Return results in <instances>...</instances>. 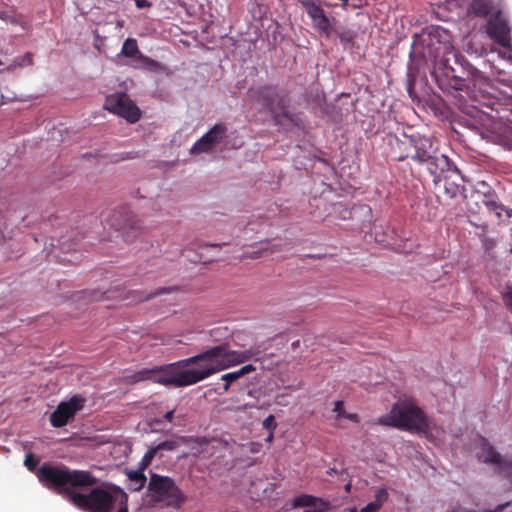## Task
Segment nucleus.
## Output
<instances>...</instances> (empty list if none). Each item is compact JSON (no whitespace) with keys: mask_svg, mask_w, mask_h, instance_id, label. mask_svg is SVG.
<instances>
[{"mask_svg":"<svg viewBox=\"0 0 512 512\" xmlns=\"http://www.w3.org/2000/svg\"><path fill=\"white\" fill-rule=\"evenodd\" d=\"M41 485L69 500L76 508L89 512H127V495L119 488H93L89 493L75 489L93 487L98 479L89 471L44 463L37 472Z\"/></svg>","mask_w":512,"mask_h":512,"instance_id":"f257e3e1","label":"nucleus"},{"mask_svg":"<svg viewBox=\"0 0 512 512\" xmlns=\"http://www.w3.org/2000/svg\"><path fill=\"white\" fill-rule=\"evenodd\" d=\"M285 343L286 340L282 335H276L264 342H260L250 347L247 350H230L227 344H220L207 351H209L212 357L222 358L223 364H219L217 370H228L249 360L264 361L265 356H262L264 352L273 347V345L284 347Z\"/></svg>","mask_w":512,"mask_h":512,"instance_id":"f03ea898","label":"nucleus"},{"mask_svg":"<svg viewBox=\"0 0 512 512\" xmlns=\"http://www.w3.org/2000/svg\"><path fill=\"white\" fill-rule=\"evenodd\" d=\"M378 424L417 433L429 429L423 410L410 401L395 403L391 411L378 418Z\"/></svg>","mask_w":512,"mask_h":512,"instance_id":"7ed1b4c3","label":"nucleus"},{"mask_svg":"<svg viewBox=\"0 0 512 512\" xmlns=\"http://www.w3.org/2000/svg\"><path fill=\"white\" fill-rule=\"evenodd\" d=\"M248 99L269 111L276 122L285 119L295 123L296 115L289 111V98L272 85H260L248 90Z\"/></svg>","mask_w":512,"mask_h":512,"instance_id":"20e7f679","label":"nucleus"},{"mask_svg":"<svg viewBox=\"0 0 512 512\" xmlns=\"http://www.w3.org/2000/svg\"><path fill=\"white\" fill-rule=\"evenodd\" d=\"M408 159L426 166L430 175L436 177L439 171H446L450 167H455L451 160L445 154H439L433 145L430 137L423 136L419 142L414 145L413 150L408 154Z\"/></svg>","mask_w":512,"mask_h":512,"instance_id":"39448f33","label":"nucleus"},{"mask_svg":"<svg viewBox=\"0 0 512 512\" xmlns=\"http://www.w3.org/2000/svg\"><path fill=\"white\" fill-rule=\"evenodd\" d=\"M210 376L211 372L200 373L188 371L187 369H176L173 365H166L163 367H156L154 383L162 386L181 388L195 385Z\"/></svg>","mask_w":512,"mask_h":512,"instance_id":"423d86ee","label":"nucleus"},{"mask_svg":"<svg viewBox=\"0 0 512 512\" xmlns=\"http://www.w3.org/2000/svg\"><path fill=\"white\" fill-rule=\"evenodd\" d=\"M148 491L151 492L154 499L165 502L173 508H179L185 501L182 491L170 477L151 475L150 482H148Z\"/></svg>","mask_w":512,"mask_h":512,"instance_id":"0eeeda50","label":"nucleus"},{"mask_svg":"<svg viewBox=\"0 0 512 512\" xmlns=\"http://www.w3.org/2000/svg\"><path fill=\"white\" fill-rule=\"evenodd\" d=\"M436 187L442 188V197L445 200L459 201L464 198V177L456 166L446 170H439L438 176H433Z\"/></svg>","mask_w":512,"mask_h":512,"instance_id":"6e6552de","label":"nucleus"},{"mask_svg":"<svg viewBox=\"0 0 512 512\" xmlns=\"http://www.w3.org/2000/svg\"><path fill=\"white\" fill-rule=\"evenodd\" d=\"M104 109L116 114L129 123L138 122L141 118V111L138 106L124 92L114 93L106 97Z\"/></svg>","mask_w":512,"mask_h":512,"instance_id":"1a4fd4ad","label":"nucleus"},{"mask_svg":"<svg viewBox=\"0 0 512 512\" xmlns=\"http://www.w3.org/2000/svg\"><path fill=\"white\" fill-rule=\"evenodd\" d=\"M109 223L116 231L122 232L125 242H132L142 231L141 221L129 211H113Z\"/></svg>","mask_w":512,"mask_h":512,"instance_id":"9d476101","label":"nucleus"},{"mask_svg":"<svg viewBox=\"0 0 512 512\" xmlns=\"http://www.w3.org/2000/svg\"><path fill=\"white\" fill-rule=\"evenodd\" d=\"M479 459L485 464L494 465L495 472L502 475V477L511 479L512 457L499 454L486 439H482V443H480Z\"/></svg>","mask_w":512,"mask_h":512,"instance_id":"9b49d317","label":"nucleus"},{"mask_svg":"<svg viewBox=\"0 0 512 512\" xmlns=\"http://www.w3.org/2000/svg\"><path fill=\"white\" fill-rule=\"evenodd\" d=\"M82 408L83 398L80 396H72L68 401L59 403L50 414L51 426L55 428L64 427Z\"/></svg>","mask_w":512,"mask_h":512,"instance_id":"f8f14e48","label":"nucleus"},{"mask_svg":"<svg viewBox=\"0 0 512 512\" xmlns=\"http://www.w3.org/2000/svg\"><path fill=\"white\" fill-rule=\"evenodd\" d=\"M226 125L220 123L212 128L206 134L201 136L190 149L191 155L211 152L214 146L218 145L226 137Z\"/></svg>","mask_w":512,"mask_h":512,"instance_id":"ddd939ff","label":"nucleus"},{"mask_svg":"<svg viewBox=\"0 0 512 512\" xmlns=\"http://www.w3.org/2000/svg\"><path fill=\"white\" fill-rule=\"evenodd\" d=\"M422 138L423 136L420 134H402L401 137L391 136L389 138V146H391L389 156L392 160L398 162L408 159V155L417 144L418 139Z\"/></svg>","mask_w":512,"mask_h":512,"instance_id":"4468645a","label":"nucleus"},{"mask_svg":"<svg viewBox=\"0 0 512 512\" xmlns=\"http://www.w3.org/2000/svg\"><path fill=\"white\" fill-rule=\"evenodd\" d=\"M489 38L495 41L498 45L509 48L511 46V37L509 36L508 22L500 11L494 13L489 18L488 28H486Z\"/></svg>","mask_w":512,"mask_h":512,"instance_id":"2eb2a0df","label":"nucleus"},{"mask_svg":"<svg viewBox=\"0 0 512 512\" xmlns=\"http://www.w3.org/2000/svg\"><path fill=\"white\" fill-rule=\"evenodd\" d=\"M310 506H314V509H329V503L310 494H301L292 500V507L294 508Z\"/></svg>","mask_w":512,"mask_h":512,"instance_id":"dca6fc26","label":"nucleus"},{"mask_svg":"<svg viewBox=\"0 0 512 512\" xmlns=\"http://www.w3.org/2000/svg\"><path fill=\"white\" fill-rule=\"evenodd\" d=\"M311 25H313V29L319 33L321 36H325L329 38L331 33H333V18H330L328 15L310 17Z\"/></svg>","mask_w":512,"mask_h":512,"instance_id":"f3484780","label":"nucleus"},{"mask_svg":"<svg viewBox=\"0 0 512 512\" xmlns=\"http://www.w3.org/2000/svg\"><path fill=\"white\" fill-rule=\"evenodd\" d=\"M491 10L492 3L490 0H472L469 7H467V15L477 18H485L489 16Z\"/></svg>","mask_w":512,"mask_h":512,"instance_id":"a211bd4d","label":"nucleus"},{"mask_svg":"<svg viewBox=\"0 0 512 512\" xmlns=\"http://www.w3.org/2000/svg\"><path fill=\"white\" fill-rule=\"evenodd\" d=\"M280 251V247L277 244H271L270 241H262L258 243V247L256 250L251 252H246L242 255L245 259H259L263 257V255L274 254Z\"/></svg>","mask_w":512,"mask_h":512,"instance_id":"6ab92c4d","label":"nucleus"},{"mask_svg":"<svg viewBox=\"0 0 512 512\" xmlns=\"http://www.w3.org/2000/svg\"><path fill=\"white\" fill-rule=\"evenodd\" d=\"M219 364L223 365L220 357H210L206 360H198V362H197L198 368L188 369V371L200 372V373L212 372V375H213L217 372H221L224 370V369H217Z\"/></svg>","mask_w":512,"mask_h":512,"instance_id":"aec40b11","label":"nucleus"},{"mask_svg":"<svg viewBox=\"0 0 512 512\" xmlns=\"http://www.w3.org/2000/svg\"><path fill=\"white\" fill-rule=\"evenodd\" d=\"M298 4L303 7L304 11L308 18L317 17V16H326V12L323 10L321 6V0H297Z\"/></svg>","mask_w":512,"mask_h":512,"instance_id":"412c9836","label":"nucleus"},{"mask_svg":"<svg viewBox=\"0 0 512 512\" xmlns=\"http://www.w3.org/2000/svg\"><path fill=\"white\" fill-rule=\"evenodd\" d=\"M210 357H211V355L208 352V350H205V351L198 353L194 356H190L188 358H185V359L177 361V362H173L168 365H173V367H175L176 370H187L186 368L188 366L198 363V360H206Z\"/></svg>","mask_w":512,"mask_h":512,"instance_id":"4be33fe9","label":"nucleus"},{"mask_svg":"<svg viewBox=\"0 0 512 512\" xmlns=\"http://www.w3.org/2000/svg\"><path fill=\"white\" fill-rule=\"evenodd\" d=\"M140 54L138 43L135 38H126L125 42H123L122 49H120V55L128 58H134Z\"/></svg>","mask_w":512,"mask_h":512,"instance_id":"5701e85b","label":"nucleus"},{"mask_svg":"<svg viewBox=\"0 0 512 512\" xmlns=\"http://www.w3.org/2000/svg\"><path fill=\"white\" fill-rule=\"evenodd\" d=\"M155 367L151 369H140L132 375L128 376V380L133 383H140L142 381L154 382Z\"/></svg>","mask_w":512,"mask_h":512,"instance_id":"b1692460","label":"nucleus"},{"mask_svg":"<svg viewBox=\"0 0 512 512\" xmlns=\"http://www.w3.org/2000/svg\"><path fill=\"white\" fill-rule=\"evenodd\" d=\"M138 60H140L142 67H144V69H146L147 71H151L154 73H161L164 71L163 64H161L155 59H151L148 56L140 54V56H138Z\"/></svg>","mask_w":512,"mask_h":512,"instance_id":"393cba45","label":"nucleus"},{"mask_svg":"<svg viewBox=\"0 0 512 512\" xmlns=\"http://www.w3.org/2000/svg\"><path fill=\"white\" fill-rule=\"evenodd\" d=\"M126 475H128L129 481H131L132 485H134V487H132V490L134 491L141 490L146 483V478L142 470L128 471Z\"/></svg>","mask_w":512,"mask_h":512,"instance_id":"a878e982","label":"nucleus"},{"mask_svg":"<svg viewBox=\"0 0 512 512\" xmlns=\"http://www.w3.org/2000/svg\"><path fill=\"white\" fill-rule=\"evenodd\" d=\"M499 294H501L502 304H504L505 309L512 315V287H505Z\"/></svg>","mask_w":512,"mask_h":512,"instance_id":"bb28decb","label":"nucleus"},{"mask_svg":"<svg viewBox=\"0 0 512 512\" xmlns=\"http://www.w3.org/2000/svg\"><path fill=\"white\" fill-rule=\"evenodd\" d=\"M243 375H240L235 372H229L227 374H223L222 377H220V380L225 382V385H223V391L227 392L229 391L230 385L238 381L240 378H242Z\"/></svg>","mask_w":512,"mask_h":512,"instance_id":"cd10ccee","label":"nucleus"},{"mask_svg":"<svg viewBox=\"0 0 512 512\" xmlns=\"http://www.w3.org/2000/svg\"><path fill=\"white\" fill-rule=\"evenodd\" d=\"M38 463H39V458H37L34 454H32V453L26 454L25 460H24V465H25L26 469L29 470V472L37 473L39 470V468L38 469L36 468L38 466Z\"/></svg>","mask_w":512,"mask_h":512,"instance_id":"c85d7f7f","label":"nucleus"},{"mask_svg":"<svg viewBox=\"0 0 512 512\" xmlns=\"http://www.w3.org/2000/svg\"><path fill=\"white\" fill-rule=\"evenodd\" d=\"M176 447H177L176 441L168 440V441H164V442L156 445L155 447H151L150 450L155 451V452L173 451L174 449H176Z\"/></svg>","mask_w":512,"mask_h":512,"instance_id":"c756f323","label":"nucleus"},{"mask_svg":"<svg viewBox=\"0 0 512 512\" xmlns=\"http://www.w3.org/2000/svg\"><path fill=\"white\" fill-rule=\"evenodd\" d=\"M389 497V494L387 493L386 488H380L378 492L375 494V501L369 503V504H377L379 506H382L384 502H386L387 498Z\"/></svg>","mask_w":512,"mask_h":512,"instance_id":"7c9ffc66","label":"nucleus"},{"mask_svg":"<svg viewBox=\"0 0 512 512\" xmlns=\"http://www.w3.org/2000/svg\"><path fill=\"white\" fill-rule=\"evenodd\" d=\"M155 455H157L156 451L148 449V451L145 452L144 456H142V460H141L142 466H144V468H145L147 465H149L151 463L152 459H154Z\"/></svg>","mask_w":512,"mask_h":512,"instance_id":"2f4dec72","label":"nucleus"},{"mask_svg":"<svg viewBox=\"0 0 512 512\" xmlns=\"http://www.w3.org/2000/svg\"><path fill=\"white\" fill-rule=\"evenodd\" d=\"M263 427L266 430L273 431L276 429V422L274 421L273 415L267 416L266 419L263 420Z\"/></svg>","mask_w":512,"mask_h":512,"instance_id":"473e14b6","label":"nucleus"},{"mask_svg":"<svg viewBox=\"0 0 512 512\" xmlns=\"http://www.w3.org/2000/svg\"><path fill=\"white\" fill-rule=\"evenodd\" d=\"M254 371H255L254 365H252V364H245L240 369H238V370H236L234 372L238 373L240 375H244L245 376V375H247V374H249L251 372H254Z\"/></svg>","mask_w":512,"mask_h":512,"instance_id":"72a5a7b5","label":"nucleus"},{"mask_svg":"<svg viewBox=\"0 0 512 512\" xmlns=\"http://www.w3.org/2000/svg\"><path fill=\"white\" fill-rule=\"evenodd\" d=\"M509 506H511V503L510 502H506V503L498 504V505H496L495 509L488 510V511H485V512H503ZM463 512H477V511H475V510H464Z\"/></svg>","mask_w":512,"mask_h":512,"instance_id":"f704fd0d","label":"nucleus"},{"mask_svg":"<svg viewBox=\"0 0 512 512\" xmlns=\"http://www.w3.org/2000/svg\"><path fill=\"white\" fill-rule=\"evenodd\" d=\"M380 507L381 505L369 503L361 508L360 512H377L379 511ZM351 512H357V510H351Z\"/></svg>","mask_w":512,"mask_h":512,"instance_id":"c9c22d12","label":"nucleus"},{"mask_svg":"<svg viewBox=\"0 0 512 512\" xmlns=\"http://www.w3.org/2000/svg\"><path fill=\"white\" fill-rule=\"evenodd\" d=\"M333 412L336 413V417H338V419L345 414V411L343 410V401L335 402V405H333Z\"/></svg>","mask_w":512,"mask_h":512,"instance_id":"e433bc0d","label":"nucleus"},{"mask_svg":"<svg viewBox=\"0 0 512 512\" xmlns=\"http://www.w3.org/2000/svg\"><path fill=\"white\" fill-rule=\"evenodd\" d=\"M33 63V55L31 52H26L22 61L19 62L18 66L23 67L25 65H32Z\"/></svg>","mask_w":512,"mask_h":512,"instance_id":"4c0bfd02","label":"nucleus"},{"mask_svg":"<svg viewBox=\"0 0 512 512\" xmlns=\"http://www.w3.org/2000/svg\"><path fill=\"white\" fill-rule=\"evenodd\" d=\"M358 211H361V212H363V213H365L367 215L371 214V209L367 205H363L361 207H354V208H352L351 214L355 215V214H357Z\"/></svg>","mask_w":512,"mask_h":512,"instance_id":"58836bf2","label":"nucleus"},{"mask_svg":"<svg viewBox=\"0 0 512 512\" xmlns=\"http://www.w3.org/2000/svg\"><path fill=\"white\" fill-rule=\"evenodd\" d=\"M164 292H165V290H160V291H158V292H156V293H152V294H150V295L138 296V298H137V299H135V301H138V302L146 301V300H148V299H150V298H152V297H154V296H157V295H159V294H161V293H164Z\"/></svg>","mask_w":512,"mask_h":512,"instance_id":"ea45409f","label":"nucleus"},{"mask_svg":"<svg viewBox=\"0 0 512 512\" xmlns=\"http://www.w3.org/2000/svg\"><path fill=\"white\" fill-rule=\"evenodd\" d=\"M260 449L261 444L259 443H251L250 445H248V451H250V453H258Z\"/></svg>","mask_w":512,"mask_h":512,"instance_id":"a19ab883","label":"nucleus"},{"mask_svg":"<svg viewBox=\"0 0 512 512\" xmlns=\"http://www.w3.org/2000/svg\"><path fill=\"white\" fill-rule=\"evenodd\" d=\"M134 1H135V5H137V7L140 9L149 7V2L147 0H134Z\"/></svg>","mask_w":512,"mask_h":512,"instance_id":"79ce46f5","label":"nucleus"},{"mask_svg":"<svg viewBox=\"0 0 512 512\" xmlns=\"http://www.w3.org/2000/svg\"><path fill=\"white\" fill-rule=\"evenodd\" d=\"M173 413H174L173 409L166 412V414L163 415L164 421L170 423L173 420Z\"/></svg>","mask_w":512,"mask_h":512,"instance_id":"37998d69","label":"nucleus"},{"mask_svg":"<svg viewBox=\"0 0 512 512\" xmlns=\"http://www.w3.org/2000/svg\"><path fill=\"white\" fill-rule=\"evenodd\" d=\"M341 418H344V419H347L350 421H357L358 416H357V414H344L343 416H341Z\"/></svg>","mask_w":512,"mask_h":512,"instance_id":"c03bdc74","label":"nucleus"},{"mask_svg":"<svg viewBox=\"0 0 512 512\" xmlns=\"http://www.w3.org/2000/svg\"><path fill=\"white\" fill-rule=\"evenodd\" d=\"M327 509H322V508H317V509H313V510H306L304 512H326Z\"/></svg>","mask_w":512,"mask_h":512,"instance_id":"a18cd8bd","label":"nucleus"},{"mask_svg":"<svg viewBox=\"0 0 512 512\" xmlns=\"http://www.w3.org/2000/svg\"><path fill=\"white\" fill-rule=\"evenodd\" d=\"M486 204H488V206H491V208L494 209V210L497 208L495 202H488Z\"/></svg>","mask_w":512,"mask_h":512,"instance_id":"49530a36","label":"nucleus"},{"mask_svg":"<svg viewBox=\"0 0 512 512\" xmlns=\"http://www.w3.org/2000/svg\"><path fill=\"white\" fill-rule=\"evenodd\" d=\"M272 438H273V433H272V432H270L269 437H267V442H270Z\"/></svg>","mask_w":512,"mask_h":512,"instance_id":"de8ad7c7","label":"nucleus"},{"mask_svg":"<svg viewBox=\"0 0 512 512\" xmlns=\"http://www.w3.org/2000/svg\"><path fill=\"white\" fill-rule=\"evenodd\" d=\"M350 488H351V484L345 485V490L349 491Z\"/></svg>","mask_w":512,"mask_h":512,"instance_id":"09e8293b","label":"nucleus"},{"mask_svg":"<svg viewBox=\"0 0 512 512\" xmlns=\"http://www.w3.org/2000/svg\"><path fill=\"white\" fill-rule=\"evenodd\" d=\"M210 246H212V247H220V245H219V244H212V245H210Z\"/></svg>","mask_w":512,"mask_h":512,"instance_id":"8fccbe9b","label":"nucleus"},{"mask_svg":"<svg viewBox=\"0 0 512 512\" xmlns=\"http://www.w3.org/2000/svg\"><path fill=\"white\" fill-rule=\"evenodd\" d=\"M0 18L5 19L4 18V13L0 14Z\"/></svg>","mask_w":512,"mask_h":512,"instance_id":"3c124183","label":"nucleus"},{"mask_svg":"<svg viewBox=\"0 0 512 512\" xmlns=\"http://www.w3.org/2000/svg\"><path fill=\"white\" fill-rule=\"evenodd\" d=\"M9 20H10V22H14V19H13V18H11V17H9Z\"/></svg>","mask_w":512,"mask_h":512,"instance_id":"603ef678","label":"nucleus"},{"mask_svg":"<svg viewBox=\"0 0 512 512\" xmlns=\"http://www.w3.org/2000/svg\"><path fill=\"white\" fill-rule=\"evenodd\" d=\"M342 1H344V3H346V2H348L349 0H342Z\"/></svg>","mask_w":512,"mask_h":512,"instance_id":"864d4df0","label":"nucleus"},{"mask_svg":"<svg viewBox=\"0 0 512 512\" xmlns=\"http://www.w3.org/2000/svg\"><path fill=\"white\" fill-rule=\"evenodd\" d=\"M511 253H512V250H511Z\"/></svg>","mask_w":512,"mask_h":512,"instance_id":"5fc2aeb1","label":"nucleus"}]
</instances>
